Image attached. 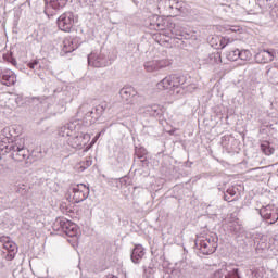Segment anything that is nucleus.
Instances as JSON below:
<instances>
[{"instance_id":"obj_23","label":"nucleus","mask_w":278,"mask_h":278,"mask_svg":"<svg viewBox=\"0 0 278 278\" xmlns=\"http://www.w3.org/2000/svg\"><path fill=\"white\" fill-rule=\"evenodd\" d=\"M222 62L223 59L218 52L210 54L206 59V64H210L211 66H216V64H220Z\"/></svg>"},{"instance_id":"obj_24","label":"nucleus","mask_w":278,"mask_h":278,"mask_svg":"<svg viewBox=\"0 0 278 278\" xmlns=\"http://www.w3.org/2000/svg\"><path fill=\"white\" fill-rule=\"evenodd\" d=\"M261 151L264 155H273L275 153V146L268 141H263L261 143Z\"/></svg>"},{"instance_id":"obj_3","label":"nucleus","mask_w":278,"mask_h":278,"mask_svg":"<svg viewBox=\"0 0 278 278\" xmlns=\"http://www.w3.org/2000/svg\"><path fill=\"white\" fill-rule=\"evenodd\" d=\"M11 157L14 162H25L29 160V149L25 147V137H14V140H11Z\"/></svg>"},{"instance_id":"obj_7","label":"nucleus","mask_w":278,"mask_h":278,"mask_svg":"<svg viewBox=\"0 0 278 278\" xmlns=\"http://www.w3.org/2000/svg\"><path fill=\"white\" fill-rule=\"evenodd\" d=\"M0 242L7 251L5 260L12 262L16 257V253H18V245L9 236L0 237Z\"/></svg>"},{"instance_id":"obj_22","label":"nucleus","mask_w":278,"mask_h":278,"mask_svg":"<svg viewBox=\"0 0 278 278\" xmlns=\"http://www.w3.org/2000/svg\"><path fill=\"white\" fill-rule=\"evenodd\" d=\"M103 112H105V106L101 104L96 108H91L89 111V116L90 118H94V121H97L103 114Z\"/></svg>"},{"instance_id":"obj_20","label":"nucleus","mask_w":278,"mask_h":278,"mask_svg":"<svg viewBox=\"0 0 278 278\" xmlns=\"http://www.w3.org/2000/svg\"><path fill=\"white\" fill-rule=\"evenodd\" d=\"M10 147H12V141H10L8 138L0 137V155L10 153L12 151Z\"/></svg>"},{"instance_id":"obj_37","label":"nucleus","mask_w":278,"mask_h":278,"mask_svg":"<svg viewBox=\"0 0 278 278\" xmlns=\"http://www.w3.org/2000/svg\"><path fill=\"white\" fill-rule=\"evenodd\" d=\"M100 137H101V132H99V134L92 139V141H91V143H90V147H92L93 144H96V143H97V140H99Z\"/></svg>"},{"instance_id":"obj_11","label":"nucleus","mask_w":278,"mask_h":278,"mask_svg":"<svg viewBox=\"0 0 278 278\" xmlns=\"http://www.w3.org/2000/svg\"><path fill=\"white\" fill-rule=\"evenodd\" d=\"M0 81L3 86H14L16 84V74L11 70L0 72Z\"/></svg>"},{"instance_id":"obj_12","label":"nucleus","mask_w":278,"mask_h":278,"mask_svg":"<svg viewBox=\"0 0 278 278\" xmlns=\"http://www.w3.org/2000/svg\"><path fill=\"white\" fill-rule=\"evenodd\" d=\"M255 60L258 64H268L275 60V50H262L255 55Z\"/></svg>"},{"instance_id":"obj_33","label":"nucleus","mask_w":278,"mask_h":278,"mask_svg":"<svg viewBox=\"0 0 278 278\" xmlns=\"http://www.w3.org/2000/svg\"><path fill=\"white\" fill-rule=\"evenodd\" d=\"M63 96H65V98H63L64 103H71V101H73V94L68 91H63Z\"/></svg>"},{"instance_id":"obj_27","label":"nucleus","mask_w":278,"mask_h":278,"mask_svg":"<svg viewBox=\"0 0 278 278\" xmlns=\"http://www.w3.org/2000/svg\"><path fill=\"white\" fill-rule=\"evenodd\" d=\"M239 55H240V50L239 49H235V50H230V51L226 52V58L230 62L238 61L239 60Z\"/></svg>"},{"instance_id":"obj_1","label":"nucleus","mask_w":278,"mask_h":278,"mask_svg":"<svg viewBox=\"0 0 278 278\" xmlns=\"http://www.w3.org/2000/svg\"><path fill=\"white\" fill-rule=\"evenodd\" d=\"M81 129H84L81 121L75 119L61 127L59 135L62 138H67V144L72 149H84L90 142V134L83 132Z\"/></svg>"},{"instance_id":"obj_25","label":"nucleus","mask_w":278,"mask_h":278,"mask_svg":"<svg viewBox=\"0 0 278 278\" xmlns=\"http://www.w3.org/2000/svg\"><path fill=\"white\" fill-rule=\"evenodd\" d=\"M77 49V46L73 42V39L67 38L63 41L64 53H73Z\"/></svg>"},{"instance_id":"obj_42","label":"nucleus","mask_w":278,"mask_h":278,"mask_svg":"<svg viewBox=\"0 0 278 278\" xmlns=\"http://www.w3.org/2000/svg\"><path fill=\"white\" fill-rule=\"evenodd\" d=\"M1 168H3V166H2V165H0V174H1Z\"/></svg>"},{"instance_id":"obj_10","label":"nucleus","mask_w":278,"mask_h":278,"mask_svg":"<svg viewBox=\"0 0 278 278\" xmlns=\"http://www.w3.org/2000/svg\"><path fill=\"white\" fill-rule=\"evenodd\" d=\"M170 64H173V62L168 59L152 60L144 63V70L147 73H155L170 66Z\"/></svg>"},{"instance_id":"obj_14","label":"nucleus","mask_w":278,"mask_h":278,"mask_svg":"<svg viewBox=\"0 0 278 278\" xmlns=\"http://www.w3.org/2000/svg\"><path fill=\"white\" fill-rule=\"evenodd\" d=\"M137 96H138V91H136L134 87H123L119 90V97L121 99L126 101V103H131V99H134V97H137Z\"/></svg>"},{"instance_id":"obj_13","label":"nucleus","mask_w":278,"mask_h":278,"mask_svg":"<svg viewBox=\"0 0 278 278\" xmlns=\"http://www.w3.org/2000/svg\"><path fill=\"white\" fill-rule=\"evenodd\" d=\"M160 12H170V10H179V2L176 0H161L157 3Z\"/></svg>"},{"instance_id":"obj_9","label":"nucleus","mask_w":278,"mask_h":278,"mask_svg":"<svg viewBox=\"0 0 278 278\" xmlns=\"http://www.w3.org/2000/svg\"><path fill=\"white\" fill-rule=\"evenodd\" d=\"M258 213L264 220H270L269 225H275L278 220V208L273 204L263 206Z\"/></svg>"},{"instance_id":"obj_5","label":"nucleus","mask_w":278,"mask_h":278,"mask_svg":"<svg viewBox=\"0 0 278 278\" xmlns=\"http://www.w3.org/2000/svg\"><path fill=\"white\" fill-rule=\"evenodd\" d=\"M68 194L73 203H81L90 197V188L84 184L72 185L68 188Z\"/></svg>"},{"instance_id":"obj_34","label":"nucleus","mask_w":278,"mask_h":278,"mask_svg":"<svg viewBox=\"0 0 278 278\" xmlns=\"http://www.w3.org/2000/svg\"><path fill=\"white\" fill-rule=\"evenodd\" d=\"M136 155L137 157H144V155H147V150L143 148H139L136 150Z\"/></svg>"},{"instance_id":"obj_41","label":"nucleus","mask_w":278,"mask_h":278,"mask_svg":"<svg viewBox=\"0 0 278 278\" xmlns=\"http://www.w3.org/2000/svg\"><path fill=\"white\" fill-rule=\"evenodd\" d=\"M225 201H229V199L227 198V195H225Z\"/></svg>"},{"instance_id":"obj_16","label":"nucleus","mask_w":278,"mask_h":278,"mask_svg":"<svg viewBox=\"0 0 278 278\" xmlns=\"http://www.w3.org/2000/svg\"><path fill=\"white\" fill-rule=\"evenodd\" d=\"M27 66H28V68H30V71H33L35 73V75H38V77H40V79H42V77H45V68L40 64V61L35 60L34 62H29L27 64Z\"/></svg>"},{"instance_id":"obj_39","label":"nucleus","mask_w":278,"mask_h":278,"mask_svg":"<svg viewBox=\"0 0 278 278\" xmlns=\"http://www.w3.org/2000/svg\"><path fill=\"white\" fill-rule=\"evenodd\" d=\"M10 62L13 66H16V59H11Z\"/></svg>"},{"instance_id":"obj_28","label":"nucleus","mask_w":278,"mask_h":278,"mask_svg":"<svg viewBox=\"0 0 278 278\" xmlns=\"http://www.w3.org/2000/svg\"><path fill=\"white\" fill-rule=\"evenodd\" d=\"M252 54L249 50H239V60H242L243 62H249L251 60Z\"/></svg>"},{"instance_id":"obj_19","label":"nucleus","mask_w":278,"mask_h":278,"mask_svg":"<svg viewBox=\"0 0 278 278\" xmlns=\"http://www.w3.org/2000/svg\"><path fill=\"white\" fill-rule=\"evenodd\" d=\"M156 88L157 90H174L170 75L166 76L161 81H159L156 84Z\"/></svg>"},{"instance_id":"obj_32","label":"nucleus","mask_w":278,"mask_h":278,"mask_svg":"<svg viewBox=\"0 0 278 278\" xmlns=\"http://www.w3.org/2000/svg\"><path fill=\"white\" fill-rule=\"evenodd\" d=\"M18 103L16 102V98L12 97V98H9V100L5 102V106L7 108H15L17 106Z\"/></svg>"},{"instance_id":"obj_29","label":"nucleus","mask_w":278,"mask_h":278,"mask_svg":"<svg viewBox=\"0 0 278 278\" xmlns=\"http://www.w3.org/2000/svg\"><path fill=\"white\" fill-rule=\"evenodd\" d=\"M0 138H7L9 141L14 140L12 139V127H5L2 129Z\"/></svg>"},{"instance_id":"obj_40","label":"nucleus","mask_w":278,"mask_h":278,"mask_svg":"<svg viewBox=\"0 0 278 278\" xmlns=\"http://www.w3.org/2000/svg\"><path fill=\"white\" fill-rule=\"evenodd\" d=\"M229 31H238V29H236L235 27H230Z\"/></svg>"},{"instance_id":"obj_17","label":"nucleus","mask_w":278,"mask_h":278,"mask_svg":"<svg viewBox=\"0 0 278 278\" xmlns=\"http://www.w3.org/2000/svg\"><path fill=\"white\" fill-rule=\"evenodd\" d=\"M46 1V12L49 10H60V8H64L66 5V1L68 0H45Z\"/></svg>"},{"instance_id":"obj_4","label":"nucleus","mask_w":278,"mask_h":278,"mask_svg":"<svg viewBox=\"0 0 278 278\" xmlns=\"http://www.w3.org/2000/svg\"><path fill=\"white\" fill-rule=\"evenodd\" d=\"M88 65L93 68H105L112 66V59H110V52L106 50H96L88 54Z\"/></svg>"},{"instance_id":"obj_38","label":"nucleus","mask_w":278,"mask_h":278,"mask_svg":"<svg viewBox=\"0 0 278 278\" xmlns=\"http://www.w3.org/2000/svg\"><path fill=\"white\" fill-rule=\"evenodd\" d=\"M227 193L230 194V197H236V191H233V189H228Z\"/></svg>"},{"instance_id":"obj_31","label":"nucleus","mask_w":278,"mask_h":278,"mask_svg":"<svg viewBox=\"0 0 278 278\" xmlns=\"http://www.w3.org/2000/svg\"><path fill=\"white\" fill-rule=\"evenodd\" d=\"M90 166H92V159H87L79 167L80 173H84V170H86V168H90Z\"/></svg>"},{"instance_id":"obj_21","label":"nucleus","mask_w":278,"mask_h":278,"mask_svg":"<svg viewBox=\"0 0 278 278\" xmlns=\"http://www.w3.org/2000/svg\"><path fill=\"white\" fill-rule=\"evenodd\" d=\"M172 78V86L175 90V88H179V86H184L186 84V76H181L179 74H172L169 75Z\"/></svg>"},{"instance_id":"obj_35","label":"nucleus","mask_w":278,"mask_h":278,"mask_svg":"<svg viewBox=\"0 0 278 278\" xmlns=\"http://www.w3.org/2000/svg\"><path fill=\"white\" fill-rule=\"evenodd\" d=\"M239 227L240 225L238 224V222H233L230 224V231H238Z\"/></svg>"},{"instance_id":"obj_8","label":"nucleus","mask_w":278,"mask_h":278,"mask_svg":"<svg viewBox=\"0 0 278 278\" xmlns=\"http://www.w3.org/2000/svg\"><path fill=\"white\" fill-rule=\"evenodd\" d=\"M56 23L61 31L68 33L75 25V14L73 12H65L59 16Z\"/></svg>"},{"instance_id":"obj_36","label":"nucleus","mask_w":278,"mask_h":278,"mask_svg":"<svg viewBox=\"0 0 278 278\" xmlns=\"http://www.w3.org/2000/svg\"><path fill=\"white\" fill-rule=\"evenodd\" d=\"M211 278H223V269L216 270Z\"/></svg>"},{"instance_id":"obj_6","label":"nucleus","mask_w":278,"mask_h":278,"mask_svg":"<svg viewBox=\"0 0 278 278\" xmlns=\"http://www.w3.org/2000/svg\"><path fill=\"white\" fill-rule=\"evenodd\" d=\"M55 227H59L61 231H63V233H65L70 238H76V236L79 235V227H77L75 223L66 218L56 219Z\"/></svg>"},{"instance_id":"obj_26","label":"nucleus","mask_w":278,"mask_h":278,"mask_svg":"<svg viewBox=\"0 0 278 278\" xmlns=\"http://www.w3.org/2000/svg\"><path fill=\"white\" fill-rule=\"evenodd\" d=\"M90 110H92V106L88 103H84L80 105L78 110V115L79 116H85L86 118H90Z\"/></svg>"},{"instance_id":"obj_2","label":"nucleus","mask_w":278,"mask_h":278,"mask_svg":"<svg viewBox=\"0 0 278 278\" xmlns=\"http://www.w3.org/2000/svg\"><path fill=\"white\" fill-rule=\"evenodd\" d=\"M195 247L202 255H212V253H216V249H218V236H216V233L198 236Z\"/></svg>"},{"instance_id":"obj_30","label":"nucleus","mask_w":278,"mask_h":278,"mask_svg":"<svg viewBox=\"0 0 278 278\" xmlns=\"http://www.w3.org/2000/svg\"><path fill=\"white\" fill-rule=\"evenodd\" d=\"M231 42H233V39L229 37H222L219 40V47H222V49H225V47H227V45H231Z\"/></svg>"},{"instance_id":"obj_18","label":"nucleus","mask_w":278,"mask_h":278,"mask_svg":"<svg viewBox=\"0 0 278 278\" xmlns=\"http://www.w3.org/2000/svg\"><path fill=\"white\" fill-rule=\"evenodd\" d=\"M146 114V116H160L162 114V108L157 104H152L143 108L141 113Z\"/></svg>"},{"instance_id":"obj_15","label":"nucleus","mask_w":278,"mask_h":278,"mask_svg":"<svg viewBox=\"0 0 278 278\" xmlns=\"http://www.w3.org/2000/svg\"><path fill=\"white\" fill-rule=\"evenodd\" d=\"M144 257V248L138 244L134 248L130 258L134 264H140V261Z\"/></svg>"}]
</instances>
